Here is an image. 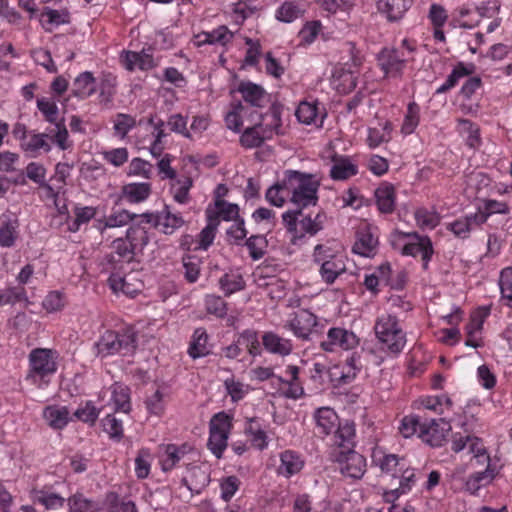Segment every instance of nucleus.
Segmentation results:
<instances>
[{
  "instance_id": "obj_28",
  "label": "nucleus",
  "mask_w": 512,
  "mask_h": 512,
  "mask_svg": "<svg viewBox=\"0 0 512 512\" xmlns=\"http://www.w3.org/2000/svg\"><path fill=\"white\" fill-rule=\"evenodd\" d=\"M150 183H129L122 187V197L131 204L144 202L151 194Z\"/></svg>"
},
{
  "instance_id": "obj_34",
  "label": "nucleus",
  "mask_w": 512,
  "mask_h": 512,
  "mask_svg": "<svg viewBox=\"0 0 512 512\" xmlns=\"http://www.w3.org/2000/svg\"><path fill=\"white\" fill-rule=\"evenodd\" d=\"M238 91L242 94L244 100L252 106L261 107L265 99L264 89L252 82H241Z\"/></svg>"
},
{
  "instance_id": "obj_25",
  "label": "nucleus",
  "mask_w": 512,
  "mask_h": 512,
  "mask_svg": "<svg viewBox=\"0 0 512 512\" xmlns=\"http://www.w3.org/2000/svg\"><path fill=\"white\" fill-rule=\"evenodd\" d=\"M411 0H379L378 9L389 21H398L411 6Z\"/></svg>"
},
{
  "instance_id": "obj_56",
  "label": "nucleus",
  "mask_w": 512,
  "mask_h": 512,
  "mask_svg": "<svg viewBox=\"0 0 512 512\" xmlns=\"http://www.w3.org/2000/svg\"><path fill=\"white\" fill-rule=\"evenodd\" d=\"M422 424L423 423L420 422V418L416 415L405 416L399 426V432L405 438H409L416 433H418V436L420 437Z\"/></svg>"
},
{
  "instance_id": "obj_63",
  "label": "nucleus",
  "mask_w": 512,
  "mask_h": 512,
  "mask_svg": "<svg viewBox=\"0 0 512 512\" xmlns=\"http://www.w3.org/2000/svg\"><path fill=\"white\" fill-rule=\"evenodd\" d=\"M184 277L189 283L197 281L200 274V260L195 256L183 259Z\"/></svg>"
},
{
  "instance_id": "obj_54",
  "label": "nucleus",
  "mask_w": 512,
  "mask_h": 512,
  "mask_svg": "<svg viewBox=\"0 0 512 512\" xmlns=\"http://www.w3.org/2000/svg\"><path fill=\"white\" fill-rule=\"evenodd\" d=\"M35 501L45 506L46 509H58L62 508L65 503V499L56 493H49L43 490L35 493Z\"/></svg>"
},
{
  "instance_id": "obj_29",
  "label": "nucleus",
  "mask_w": 512,
  "mask_h": 512,
  "mask_svg": "<svg viewBox=\"0 0 512 512\" xmlns=\"http://www.w3.org/2000/svg\"><path fill=\"white\" fill-rule=\"evenodd\" d=\"M96 92V81L91 72L81 73L73 82L72 94L80 99H86Z\"/></svg>"
},
{
  "instance_id": "obj_35",
  "label": "nucleus",
  "mask_w": 512,
  "mask_h": 512,
  "mask_svg": "<svg viewBox=\"0 0 512 512\" xmlns=\"http://www.w3.org/2000/svg\"><path fill=\"white\" fill-rule=\"evenodd\" d=\"M208 334L204 328H197L192 336V340L188 349L189 355L193 358L204 357L209 354L207 346Z\"/></svg>"
},
{
  "instance_id": "obj_3",
  "label": "nucleus",
  "mask_w": 512,
  "mask_h": 512,
  "mask_svg": "<svg viewBox=\"0 0 512 512\" xmlns=\"http://www.w3.org/2000/svg\"><path fill=\"white\" fill-rule=\"evenodd\" d=\"M305 208H298L289 210L283 213L282 219L289 232H294L295 235L292 243L296 244L297 239L303 238L306 234L310 236L316 235L324 227L327 216L324 211L320 210L317 213L304 214Z\"/></svg>"
},
{
  "instance_id": "obj_45",
  "label": "nucleus",
  "mask_w": 512,
  "mask_h": 512,
  "mask_svg": "<svg viewBox=\"0 0 512 512\" xmlns=\"http://www.w3.org/2000/svg\"><path fill=\"white\" fill-rule=\"evenodd\" d=\"M94 348L96 354L102 358L119 354L115 346V339H112V330H107L98 341L95 342Z\"/></svg>"
},
{
  "instance_id": "obj_41",
  "label": "nucleus",
  "mask_w": 512,
  "mask_h": 512,
  "mask_svg": "<svg viewBox=\"0 0 512 512\" xmlns=\"http://www.w3.org/2000/svg\"><path fill=\"white\" fill-rule=\"evenodd\" d=\"M70 512H89L100 511L99 503L84 497L81 493H76L68 498Z\"/></svg>"
},
{
  "instance_id": "obj_31",
  "label": "nucleus",
  "mask_w": 512,
  "mask_h": 512,
  "mask_svg": "<svg viewBox=\"0 0 512 512\" xmlns=\"http://www.w3.org/2000/svg\"><path fill=\"white\" fill-rule=\"evenodd\" d=\"M295 115L299 122L310 125L315 124L321 126L323 123V116H319L318 107L315 103L303 101L299 104Z\"/></svg>"
},
{
  "instance_id": "obj_42",
  "label": "nucleus",
  "mask_w": 512,
  "mask_h": 512,
  "mask_svg": "<svg viewBox=\"0 0 512 512\" xmlns=\"http://www.w3.org/2000/svg\"><path fill=\"white\" fill-rule=\"evenodd\" d=\"M68 12L46 8L41 14V22L46 31H52V26L69 23Z\"/></svg>"
},
{
  "instance_id": "obj_11",
  "label": "nucleus",
  "mask_w": 512,
  "mask_h": 512,
  "mask_svg": "<svg viewBox=\"0 0 512 512\" xmlns=\"http://www.w3.org/2000/svg\"><path fill=\"white\" fill-rule=\"evenodd\" d=\"M138 253L127 242V239L117 238L111 243V252L106 254L104 260L113 269H121L123 264L134 261Z\"/></svg>"
},
{
  "instance_id": "obj_51",
  "label": "nucleus",
  "mask_w": 512,
  "mask_h": 512,
  "mask_svg": "<svg viewBox=\"0 0 512 512\" xmlns=\"http://www.w3.org/2000/svg\"><path fill=\"white\" fill-rule=\"evenodd\" d=\"M136 126V120L129 114L118 113L114 120V133L116 136L124 139L130 130Z\"/></svg>"
},
{
  "instance_id": "obj_47",
  "label": "nucleus",
  "mask_w": 512,
  "mask_h": 512,
  "mask_svg": "<svg viewBox=\"0 0 512 512\" xmlns=\"http://www.w3.org/2000/svg\"><path fill=\"white\" fill-rule=\"evenodd\" d=\"M346 372H342L339 378L337 379L338 385L348 384L350 383L357 375V373L361 370L362 364L360 361V355L357 353H353L346 359Z\"/></svg>"
},
{
  "instance_id": "obj_18",
  "label": "nucleus",
  "mask_w": 512,
  "mask_h": 512,
  "mask_svg": "<svg viewBox=\"0 0 512 512\" xmlns=\"http://www.w3.org/2000/svg\"><path fill=\"white\" fill-rule=\"evenodd\" d=\"M485 222L486 216L477 215V213H474L466 215L465 217H462L450 223L448 225V229L452 231L456 237L466 239L469 237V234L472 230L480 227Z\"/></svg>"
},
{
  "instance_id": "obj_62",
  "label": "nucleus",
  "mask_w": 512,
  "mask_h": 512,
  "mask_svg": "<svg viewBox=\"0 0 512 512\" xmlns=\"http://www.w3.org/2000/svg\"><path fill=\"white\" fill-rule=\"evenodd\" d=\"M510 208L505 202H500L493 199H488L484 201V210L477 212V215H483L486 216V221L488 220L489 216L492 214H509Z\"/></svg>"
},
{
  "instance_id": "obj_22",
  "label": "nucleus",
  "mask_w": 512,
  "mask_h": 512,
  "mask_svg": "<svg viewBox=\"0 0 512 512\" xmlns=\"http://www.w3.org/2000/svg\"><path fill=\"white\" fill-rule=\"evenodd\" d=\"M262 344L269 353L283 357L289 355L293 350L289 339L282 338L274 332H265L262 336Z\"/></svg>"
},
{
  "instance_id": "obj_7",
  "label": "nucleus",
  "mask_w": 512,
  "mask_h": 512,
  "mask_svg": "<svg viewBox=\"0 0 512 512\" xmlns=\"http://www.w3.org/2000/svg\"><path fill=\"white\" fill-rule=\"evenodd\" d=\"M331 458L339 465L341 474L346 477L361 479L366 472L365 457L352 448L333 450Z\"/></svg>"
},
{
  "instance_id": "obj_4",
  "label": "nucleus",
  "mask_w": 512,
  "mask_h": 512,
  "mask_svg": "<svg viewBox=\"0 0 512 512\" xmlns=\"http://www.w3.org/2000/svg\"><path fill=\"white\" fill-rule=\"evenodd\" d=\"M374 331L382 350L394 355L402 352L407 339L396 316L390 314L379 316L375 322Z\"/></svg>"
},
{
  "instance_id": "obj_20",
  "label": "nucleus",
  "mask_w": 512,
  "mask_h": 512,
  "mask_svg": "<svg viewBox=\"0 0 512 512\" xmlns=\"http://www.w3.org/2000/svg\"><path fill=\"white\" fill-rule=\"evenodd\" d=\"M304 466L301 456L292 450H285L280 453V465L277 472L286 478L299 473Z\"/></svg>"
},
{
  "instance_id": "obj_30",
  "label": "nucleus",
  "mask_w": 512,
  "mask_h": 512,
  "mask_svg": "<svg viewBox=\"0 0 512 512\" xmlns=\"http://www.w3.org/2000/svg\"><path fill=\"white\" fill-rule=\"evenodd\" d=\"M494 477V470L490 468V464H487L484 471L473 473L468 477L465 483V490L475 495L482 487L491 483Z\"/></svg>"
},
{
  "instance_id": "obj_17",
  "label": "nucleus",
  "mask_w": 512,
  "mask_h": 512,
  "mask_svg": "<svg viewBox=\"0 0 512 512\" xmlns=\"http://www.w3.org/2000/svg\"><path fill=\"white\" fill-rule=\"evenodd\" d=\"M144 224L145 219L140 218L134 222L126 231V236L124 239H127V242L134 248L137 253H142L144 248L150 241L149 229Z\"/></svg>"
},
{
  "instance_id": "obj_59",
  "label": "nucleus",
  "mask_w": 512,
  "mask_h": 512,
  "mask_svg": "<svg viewBox=\"0 0 512 512\" xmlns=\"http://www.w3.org/2000/svg\"><path fill=\"white\" fill-rule=\"evenodd\" d=\"M37 108L43 114L46 121L56 123L58 115V107L56 102L51 98H39L37 100Z\"/></svg>"
},
{
  "instance_id": "obj_19",
  "label": "nucleus",
  "mask_w": 512,
  "mask_h": 512,
  "mask_svg": "<svg viewBox=\"0 0 512 512\" xmlns=\"http://www.w3.org/2000/svg\"><path fill=\"white\" fill-rule=\"evenodd\" d=\"M415 237L417 238V242L404 245L402 254L413 257L420 255L423 261V269L426 270L434 252L432 242L427 236L420 237L415 234Z\"/></svg>"
},
{
  "instance_id": "obj_15",
  "label": "nucleus",
  "mask_w": 512,
  "mask_h": 512,
  "mask_svg": "<svg viewBox=\"0 0 512 512\" xmlns=\"http://www.w3.org/2000/svg\"><path fill=\"white\" fill-rule=\"evenodd\" d=\"M112 339H115V346L119 355H132L137 349L138 334L131 326L123 327L117 331L112 330Z\"/></svg>"
},
{
  "instance_id": "obj_14",
  "label": "nucleus",
  "mask_w": 512,
  "mask_h": 512,
  "mask_svg": "<svg viewBox=\"0 0 512 512\" xmlns=\"http://www.w3.org/2000/svg\"><path fill=\"white\" fill-rule=\"evenodd\" d=\"M406 59L401 56L396 49L384 48L378 55V62L381 70L385 75L398 76L401 75Z\"/></svg>"
},
{
  "instance_id": "obj_46",
  "label": "nucleus",
  "mask_w": 512,
  "mask_h": 512,
  "mask_svg": "<svg viewBox=\"0 0 512 512\" xmlns=\"http://www.w3.org/2000/svg\"><path fill=\"white\" fill-rule=\"evenodd\" d=\"M215 208L216 210L212 211L211 214L213 217H217L220 221V218L225 221H231L233 219H239V207L236 204L227 203L224 200L216 199L215 200Z\"/></svg>"
},
{
  "instance_id": "obj_21",
  "label": "nucleus",
  "mask_w": 512,
  "mask_h": 512,
  "mask_svg": "<svg viewBox=\"0 0 512 512\" xmlns=\"http://www.w3.org/2000/svg\"><path fill=\"white\" fill-rule=\"evenodd\" d=\"M43 418L49 427L63 429L70 421V412L66 406L49 405L43 410Z\"/></svg>"
},
{
  "instance_id": "obj_57",
  "label": "nucleus",
  "mask_w": 512,
  "mask_h": 512,
  "mask_svg": "<svg viewBox=\"0 0 512 512\" xmlns=\"http://www.w3.org/2000/svg\"><path fill=\"white\" fill-rule=\"evenodd\" d=\"M151 454L148 449H141L135 459V473L139 479H145L150 473Z\"/></svg>"
},
{
  "instance_id": "obj_16",
  "label": "nucleus",
  "mask_w": 512,
  "mask_h": 512,
  "mask_svg": "<svg viewBox=\"0 0 512 512\" xmlns=\"http://www.w3.org/2000/svg\"><path fill=\"white\" fill-rule=\"evenodd\" d=\"M329 176L334 181H345L358 174V166L347 156L334 154Z\"/></svg>"
},
{
  "instance_id": "obj_9",
  "label": "nucleus",
  "mask_w": 512,
  "mask_h": 512,
  "mask_svg": "<svg viewBox=\"0 0 512 512\" xmlns=\"http://www.w3.org/2000/svg\"><path fill=\"white\" fill-rule=\"evenodd\" d=\"M141 218H144L146 225L150 227H160L164 234H172L184 224L182 216L179 213H172L167 205L158 213H143Z\"/></svg>"
},
{
  "instance_id": "obj_58",
  "label": "nucleus",
  "mask_w": 512,
  "mask_h": 512,
  "mask_svg": "<svg viewBox=\"0 0 512 512\" xmlns=\"http://www.w3.org/2000/svg\"><path fill=\"white\" fill-rule=\"evenodd\" d=\"M415 219L419 227L423 229H434L439 224V216L436 212L419 208L415 212Z\"/></svg>"
},
{
  "instance_id": "obj_55",
  "label": "nucleus",
  "mask_w": 512,
  "mask_h": 512,
  "mask_svg": "<svg viewBox=\"0 0 512 512\" xmlns=\"http://www.w3.org/2000/svg\"><path fill=\"white\" fill-rule=\"evenodd\" d=\"M301 15V9L293 2H284L276 12V18L285 23H291Z\"/></svg>"
},
{
  "instance_id": "obj_49",
  "label": "nucleus",
  "mask_w": 512,
  "mask_h": 512,
  "mask_svg": "<svg viewBox=\"0 0 512 512\" xmlns=\"http://www.w3.org/2000/svg\"><path fill=\"white\" fill-rule=\"evenodd\" d=\"M377 244V240L369 232L358 234V238L352 247V251L361 256H369Z\"/></svg>"
},
{
  "instance_id": "obj_43",
  "label": "nucleus",
  "mask_w": 512,
  "mask_h": 512,
  "mask_svg": "<svg viewBox=\"0 0 512 512\" xmlns=\"http://www.w3.org/2000/svg\"><path fill=\"white\" fill-rule=\"evenodd\" d=\"M208 223L200 232V247L207 249L214 241L217 227L220 223L217 217H213L211 209L206 210Z\"/></svg>"
},
{
  "instance_id": "obj_44",
  "label": "nucleus",
  "mask_w": 512,
  "mask_h": 512,
  "mask_svg": "<svg viewBox=\"0 0 512 512\" xmlns=\"http://www.w3.org/2000/svg\"><path fill=\"white\" fill-rule=\"evenodd\" d=\"M420 120V107L415 102H410L407 107V112L405 114L401 132L405 135L412 134L416 127L419 124Z\"/></svg>"
},
{
  "instance_id": "obj_13",
  "label": "nucleus",
  "mask_w": 512,
  "mask_h": 512,
  "mask_svg": "<svg viewBox=\"0 0 512 512\" xmlns=\"http://www.w3.org/2000/svg\"><path fill=\"white\" fill-rule=\"evenodd\" d=\"M317 324V317L308 310L302 309L289 320L288 327L296 337L307 340Z\"/></svg>"
},
{
  "instance_id": "obj_37",
  "label": "nucleus",
  "mask_w": 512,
  "mask_h": 512,
  "mask_svg": "<svg viewBox=\"0 0 512 512\" xmlns=\"http://www.w3.org/2000/svg\"><path fill=\"white\" fill-rule=\"evenodd\" d=\"M415 483V472L413 469H405L402 472L399 487L385 493L386 502H394L400 495L408 492Z\"/></svg>"
},
{
  "instance_id": "obj_8",
  "label": "nucleus",
  "mask_w": 512,
  "mask_h": 512,
  "mask_svg": "<svg viewBox=\"0 0 512 512\" xmlns=\"http://www.w3.org/2000/svg\"><path fill=\"white\" fill-rule=\"evenodd\" d=\"M272 118L270 128H263L261 124L246 128L240 137V143L245 148L260 147L266 139H271L273 132L279 133L278 129L281 125L280 114L273 109L270 114Z\"/></svg>"
},
{
  "instance_id": "obj_23",
  "label": "nucleus",
  "mask_w": 512,
  "mask_h": 512,
  "mask_svg": "<svg viewBox=\"0 0 512 512\" xmlns=\"http://www.w3.org/2000/svg\"><path fill=\"white\" fill-rule=\"evenodd\" d=\"M131 276H121L118 273H112L108 278V284L110 288L115 292H122L128 297H135L140 291L142 284L141 282L131 283Z\"/></svg>"
},
{
  "instance_id": "obj_38",
  "label": "nucleus",
  "mask_w": 512,
  "mask_h": 512,
  "mask_svg": "<svg viewBox=\"0 0 512 512\" xmlns=\"http://www.w3.org/2000/svg\"><path fill=\"white\" fill-rule=\"evenodd\" d=\"M219 286L224 292L225 296H230L235 292L243 290L245 287V281L241 274L230 272L225 273L219 279Z\"/></svg>"
},
{
  "instance_id": "obj_60",
  "label": "nucleus",
  "mask_w": 512,
  "mask_h": 512,
  "mask_svg": "<svg viewBox=\"0 0 512 512\" xmlns=\"http://www.w3.org/2000/svg\"><path fill=\"white\" fill-rule=\"evenodd\" d=\"M152 164L142 158H133L129 164V176H141L149 179L152 174Z\"/></svg>"
},
{
  "instance_id": "obj_53",
  "label": "nucleus",
  "mask_w": 512,
  "mask_h": 512,
  "mask_svg": "<svg viewBox=\"0 0 512 512\" xmlns=\"http://www.w3.org/2000/svg\"><path fill=\"white\" fill-rule=\"evenodd\" d=\"M139 218H141V215L133 214L130 213L128 210L123 209L108 216L105 221L104 227H121Z\"/></svg>"
},
{
  "instance_id": "obj_24",
  "label": "nucleus",
  "mask_w": 512,
  "mask_h": 512,
  "mask_svg": "<svg viewBox=\"0 0 512 512\" xmlns=\"http://www.w3.org/2000/svg\"><path fill=\"white\" fill-rule=\"evenodd\" d=\"M376 204L381 213H392L395 208V188L392 184L384 182L375 190Z\"/></svg>"
},
{
  "instance_id": "obj_26",
  "label": "nucleus",
  "mask_w": 512,
  "mask_h": 512,
  "mask_svg": "<svg viewBox=\"0 0 512 512\" xmlns=\"http://www.w3.org/2000/svg\"><path fill=\"white\" fill-rule=\"evenodd\" d=\"M316 426L319 433L329 435L339 423V417L333 409L329 407L318 408L314 414Z\"/></svg>"
},
{
  "instance_id": "obj_48",
  "label": "nucleus",
  "mask_w": 512,
  "mask_h": 512,
  "mask_svg": "<svg viewBox=\"0 0 512 512\" xmlns=\"http://www.w3.org/2000/svg\"><path fill=\"white\" fill-rule=\"evenodd\" d=\"M245 246L249 250V255L253 260L261 259L267 248V240L263 235H252L245 241Z\"/></svg>"
},
{
  "instance_id": "obj_64",
  "label": "nucleus",
  "mask_w": 512,
  "mask_h": 512,
  "mask_svg": "<svg viewBox=\"0 0 512 512\" xmlns=\"http://www.w3.org/2000/svg\"><path fill=\"white\" fill-rule=\"evenodd\" d=\"M112 399L115 404L116 411L128 413L131 409L130 397L127 388L117 387L113 390Z\"/></svg>"
},
{
  "instance_id": "obj_2",
  "label": "nucleus",
  "mask_w": 512,
  "mask_h": 512,
  "mask_svg": "<svg viewBox=\"0 0 512 512\" xmlns=\"http://www.w3.org/2000/svg\"><path fill=\"white\" fill-rule=\"evenodd\" d=\"M59 354L48 348H35L28 356L29 370L26 381L43 389L50 383L51 377L57 372Z\"/></svg>"
},
{
  "instance_id": "obj_32",
  "label": "nucleus",
  "mask_w": 512,
  "mask_h": 512,
  "mask_svg": "<svg viewBox=\"0 0 512 512\" xmlns=\"http://www.w3.org/2000/svg\"><path fill=\"white\" fill-rule=\"evenodd\" d=\"M19 221L17 218H7L0 225V246L10 248L14 246L19 234Z\"/></svg>"
},
{
  "instance_id": "obj_12",
  "label": "nucleus",
  "mask_w": 512,
  "mask_h": 512,
  "mask_svg": "<svg viewBox=\"0 0 512 512\" xmlns=\"http://www.w3.org/2000/svg\"><path fill=\"white\" fill-rule=\"evenodd\" d=\"M450 429V424L444 419L438 421L433 419L422 424L420 438L432 447H439L442 445Z\"/></svg>"
},
{
  "instance_id": "obj_52",
  "label": "nucleus",
  "mask_w": 512,
  "mask_h": 512,
  "mask_svg": "<svg viewBox=\"0 0 512 512\" xmlns=\"http://www.w3.org/2000/svg\"><path fill=\"white\" fill-rule=\"evenodd\" d=\"M47 137L48 135L45 133H30L28 140L22 144V147L25 151L30 152H36L40 149L49 152L51 146L46 140Z\"/></svg>"
},
{
  "instance_id": "obj_40",
  "label": "nucleus",
  "mask_w": 512,
  "mask_h": 512,
  "mask_svg": "<svg viewBox=\"0 0 512 512\" xmlns=\"http://www.w3.org/2000/svg\"><path fill=\"white\" fill-rule=\"evenodd\" d=\"M473 72V66L470 68L464 65V63H458L452 72L448 75L444 84H442L439 88H437L436 93L442 94L449 91L453 88L460 78L470 75Z\"/></svg>"
},
{
  "instance_id": "obj_1",
  "label": "nucleus",
  "mask_w": 512,
  "mask_h": 512,
  "mask_svg": "<svg viewBox=\"0 0 512 512\" xmlns=\"http://www.w3.org/2000/svg\"><path fill=\"white\" fill-rule=\"evenodd\" d=\"M320 185L321 179L317 174L291 169L284 171L282 187L286 189L287 195H291V202L298 208L317 205Z\"/></svg>"
},
{
  "instance_id": "obj_33",
  "label": "nucleus",
  "mask_w": 512,
  "mask_h": 512,
  "mask_svg": "<svg viewBox=\"0 0 512 512\" xmlns=\"http://www.w3.org/2000/svg\"><path fill=\"white\" fill-rule=\"evenodd\" d=\"M188 450L189 447L185 444L182 446L168 444L165 447V453L161 458V466L163 471L172 470L177 465V463L184 457Z\"/></svg>"
},
{
  "instance_id": "obj_5",
  "label": "nucleus",
  "mask_w": 512,
  "mask_h": 512,
  "mask_svg": "<svg viewBox=\"0 0 512 512\" xmlns=\"http://www.w3.org/2000/svg\"><path fill=\"white\" fill-rule=\"evenodd\" d=\"M313 261L320 265L319 273L327 284H333L345 272V263L340 255L330 247L318 244L314 248Z\"/></svg>"
},
{
  "instance_id": "obj_50",
  "label": "nucleus",
  "mask_w": 512,
  "mask_h": 512,
  "mask_svg": "<svg viewBox=\"0 0 512 512\" xmlns=\"http://www.w3.org/2000/svg\"><path fill=\"white\" fill-rule=\"evenodd\" d=\"M0 297L1 301H3L2 306L7 304H15L16 302L20 301H24L26 305L30 303L27 297L26 290L22 286L8 287L0 291Z\"/></svg>"
},
{
  "instance_id": "obj_36",
  "label": "nucleus",
  "mask_w": 512,
  "mask_h": 512,
  "mask_svg": "<svg viewBox=\"0 0 512 512\" xmlns=\"http://www.w3.org/2000/svg\"><path fill=\"white\" fill-rule=\"evenodd\" d=\"M245 433L250 436L252 444L260 450L267 447V436L257 418H249L246 422Z\"/></svg>"
},
{
  "instance_id": "obj_10",
  "label": "nucleus",
  "mask_w": 512,
  "mask_h": 512,
  "mask_svg": "<svg viewBox=\"0 0 512 512\" xmlns=\"http://www.w3.org/2000/svg\"><path fill=\"white\" fill-rule=\"evenodd\" d=\"M359 338L350 330L344 328H331L327 334V340L321 342L323 350L332 352L335 347H340L343 350H351L357 347Z\"/></svg>"
},
{
  "instance_id": "obj_6",
  "label": "nucleus",
  "mask_w": 512,
  "mask_h": 512,
  "mask_svg": "<svg viewBox=\"0 0 512 512\" xmlns=\"http://www.w3.org/2000/svg\"><path fill=\"white\" fill-rule=\"evenodd\" d=\"M230 428L231 419L225 412L215 414L210 420L208 447L218 459L227 447Z\"/></svg>"
},
{
  "instance_id": "obj_27",
  "label": "nucleus",
  "mask_w": 512,
  "mask_h": 512,
  "mask_svg": "<svg viewBox=\"0 0 512 512\" xmlns=\"http://www.w3.org/2000/svg\"><path fill=\"white\" fill-rule=\"evenodd\" d=\"M333 432H335L334 443L337 446L335 450H348L349 448L353 449L355 444V425L353 422H339Z\"/></svg>"
},
{
  "instance_id": "obj_61",
  "label": "nucleus",
  "mask_w": 512,
  "mask_h": 512,
  "mask_svg": "<svg viewBox=\"0 0 512 512\" xmlns=\"http://www.w3.org/2000/svg\"><path fill=\"white\" fill-rule=\"evenodd\" d=\"M205 305L209 314L219 318H223L227 314V304L220 296L208 295L205 299Z\"/></svg>"
},
{
  "instance_id": "obj_39",
  "label": "nucleus",
  "mask_w": 512,
  "mask_h": 512,
  "mask_svg": "<svg viewBox=\"0 0 512 512\" xmlns=\"http://www.w3.org/2000/svg\"><path fill=\"white\" fill-rule=\"evenodd\" d=\"M237 343L245 346L248 353L255 357L261 354L258 332L253 329H246L238 334Z\"/></svg>"
}]
</instances>
